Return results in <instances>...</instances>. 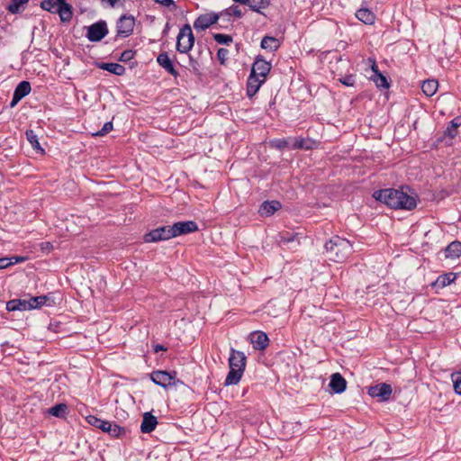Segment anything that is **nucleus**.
I'll return each instance as SVG.
<instances>
[{
	"label": "nucleus",
	"instance_id": "obj_1",
	"mask_svg": "<svg viewBox=\"0 0 461 461\" xmlns=\"http://www.w3.org/2000/svg\"><path fill=\"white\" fill-rule=\"evenodd\" d=\"M373 197L381 203H384L392 209L412 210L416 207V199L404 193L402 190L387 188L377 190Z\"/></svg>",
	"mask_w": 461,
	"mask_h": 461
},
{
	"label": "nucleus",
	"instance_id": "obj_2",
	"mask_svg": "<svg viewBox=\"0 0 461 461\" xmlns=\"http://www.w3.org/2000/svg\"><path fill=\"white\" fill-rule=\"evenodd\" d=\"M324 248L329 259L334 262L346 260L353 251L351 243L348 240L339 236L332 237L325 243Z\"/></svg>",
	"mask_w": 461,
	"mask_h": 461
},
{
	"label": "nucleus",
	"instance_id": "obj_3",
	"mask_svg": "<svg viewBox=\"0 0 461 461\" xmlns=\"http://www.w3.org/2000/svg\"><path fill=\"white\" fill-rule=\"evenodd\" d=\"M247 357L242 351L231 348L229 357L230 371L226 376L224 384H237L244 373Z\"/></svg>",
	"mask_w": 461,
	"mask_h": 461
},
{
	"label": "nucleus",
	"instance_id": "obj_4",
	"mask_svg": "<svg viewBox=\"0 0 461 461\" xmlns=\"http://www.w3.org/2000/svg\"><path fill=\"white\" fill-rule=\"evenodd\" d=\"M86 420L91 426L100 429L102 431L114 438H119L126 433V429L123 427L114 422L101 420L95 415H88Z\"/></svg>",
	"mask_w": 461,
	"mask_h": 461
},
{
	"label": "nucleus",
	"instance_id": "obj_5",
	"mask_svg": "<svg viewBox=\"0 0 461 461\" xmlns=\"http://www.w3.org/2000/svg\"><path fill=\"white\" fill-rule=\"evenodd\" d=\"M194 44V36L191 26L188 23L184 24L176 37V49L179 53H188L193 49Z\"/></svg>",
	"mask_w": 461,
	"mask_h": 461
},
{
	"label": "nucleus",
	"instance_id": "obj_6",
	"mask_svg": "<svg viewBox=\"0 0 461 461\" xmlns=\"http://www.w3.org/2000/svg\"><path fill=\"white\" fill-rule=\"evenodd\" d=\"M174 238L172 235V225H164L146 233L143 240L147 243L167 240Z\"/></svg>",
	"mask_w": 461,
	"mask_h": 461
},
{
	"label": "nucleus",
	"instance_id": "obj_7",
	"mask_svg": "<svg viewBox=\"0 0 461 461\" xmlns=\"http://www.w3.org/2000/svg\"><path fill=\"white\" fill-rule=\"evenodd\" d=\"M86 38L92 42L101 41L109 32L107 23L100 20L86 28Z\"/></svg>",
	"mask_w": 461,
	"mask_h": 461
},
{
	"label": "nucleus",
	"instance_id": "obj_8",
	"mask_svg": "<svg viewBox=\"0 0 461 461\" xmlns=\"http://www.w3.org/2000/svg\"><path fill=\"white\" fill-rule=\"evenodd\" d=\"M135 18L131 14H122L116 23V32L119 37H129L134 30Z\"/></svg>",
	"mask_w": 461,
	"mask_h": 461
},
{
	"label": "nucleus",
	"instance_id": "obj_9",
	"mask_svg": "<svg viewBox=\"0 0 461 461\" xmlns=\"http://www.w3.org/2000/svg\"><path fill=\"white\" fill-rule=\"evenodd\" d=\"M271 68V63L267 61L261 55H258L254 60L250 73L267 80Z\"/></svg>",
	"mask_w": 461,
	"mask_h": 461
},
{
	"label": "nucleus",
	"instance_id": "obj_10",
	"mask_svg": "<svg viewBox=\"0 0 461 461\" xmlns=\"http://www.w3.org/2000/svg\"><path fill=\"white\" fill-rule=\"evenodd\" d=\"M197 230L198 225L194 221H177L172 225V235L174 238Z\"/></svg>",
	"mask_w": 461,
	"mask_h": 461
},
{
	"label": "nucleus",
	"instance_id": "obj_11",
	"mask_svg": "<svg viewBox=\"0 0 461 461\" xmlns=\"http://www.w3.org/2000/svg\"><path fill=\"white\" fill-rule=\"evenodd\" d=\"M221 18V14L209 13L199 15L194 22V28L196 31H205Z\"/></svg>",
	"mask_w": 461,
	"mask_h": 461
},
{
	"label": "nucleus",
	"instance_id": "obj_12",
	"mask_svg": "<svg viewBox=\"0 0 461 461\" xmlns=\"http://www.w3.org/2000/svg\"><path fill=\"white\" fill-rule=\"evenodd\" d=\"M368 394L373 398H377L379 401H388L392 394V387L386 383L377 384L369 387Z\"/></svg>",
	"mask_w": 461,
	"mask_h": 461
},
{
	"label": "nucleus",
	"instance_id": "obj_13",
	"mask_svg": "<svg viewBox=\"0 0 461 461\" xmlns=\"http://www.w3.org/2000/svg\"><path fill=\"white\" fill-rule=\"evenodd\" d=\"M176 372H174V375L167 372V371H153L150 374V378L152 382L163 388H167L169 385H172L174 384Z\"/></svg>",
	"mask_w": 461,
	"mask_h": 461
},
{
	"label": "nucleus",
	"instance_id": "obj_14",
	"mask_svg": "<svg viewBox=\"0 0 461 461\" xmlns=\"http://www.w3.org/2000/svg\"><path fill=\"white\" fill-rule=\"evenodd\" d=\"M249 339L250 343L252 344L254 349L256 350L262 351L268 346L269 339L267 333L263 331H253L252 333H250Z\"/></svg>",
	"mask_w": 461,
	"mask_h": 461
},
{
	"label": "nucleus",
	"instance_id": "obj_15",
	"mask_svg": "<svg viewBox=\"0 0 461 461\" xmlns=\"http://www.w3.org/2000/svg\"><path fill=\"white\" fill-rule=\"evenodd\" d=\"M56 14L62 23H68L73 17V7L66 0H57Z\"/></svg>",
	"mask_w": 461,
	"mask_h": 461
},
{
	"label": "nucleus",
	"instance_id": "obj_16",
	"mask_svg": "<svg viewBox=\"0 0 461 461\" xmlns=\"http://www.w3.org/2000/svg\"><path fill=\"white\" fill-rule=\"evenodd\" d=\"M158 64L169 75L175 78L178 77V72L175 68L172 59L169 58L167 52H161L157 57Z\"/></svg>",
	"mask_w": 461,
	"mask_h": 461
},
{
	"label": "nucleus",
	"instance_id": "obj_17",
	"mask_svg": "<svg viewBox=\"0 0 461 461\" xmlns=\"http://www.w3.org/2000/svg\"><path fill=\"white\" fill-rule=\"evenodd\" d=\"M266 82L264 78L249 74L247 80V95L252 98L260 89L261 86Z\"/></svg>",
	"mask_w": 461,
	"mask_h": 461
},
{
	"label": "nucleus",
	"instance_id": "obj_18",
	"mask_svg": "<svg viewBox=\"0 0 461 461\" xmlns=\"http://www.w3.org/2000/svg\"><path fill=\"white\" fill-rule=\"evenodd\" d=\"M329 386L334 393H341L347 388V381L339 373H334L330 375Z\"/></svg>",
	"mask_w": 461,
	"mask_h": 461
},
{
	"label": "nucleus",
	"instance_id": "obj_19",
	"mask_svg": "<svg viewBox=\"0 0 461 461\" xmlns=\"http://www.w3.org/2000/svg\"><path fill=\"white\" fill-rule=\"evenodd\" d=\"M158 425L157 417H155L151 412L147 411L143 413L142 421L140 424V431L142 433H150L152 432Z\"/></svg>",
	"mask_w": 461,
	"mask_h": 461
},
{
	"label": "nucleus",
	"instance_id": "obj_20",
	"mask_svg": "<svg viewBox=\"0 0 461 461\" xmlns=\"http://www.w3.org/2000/svg\"><path fill=\"white\" fill-rule=\"evenodd\" d=\"M456 279V274L453 272L446 273L438 276V278L431 284L434 289H443L444 287L451 285Z\"/></svg>",
	"mask_w": 461,
	"mask_h": 461
},
{
	"label": "nucleus",
	"instance_id": "obj_21",
	"mask_svg": "<svg viewBox=\"0 0 461 461\" xmlns=\"http://www.w3.org/2000/svg\"><path fill=\"white\" fill-rule=\"evenodd\" d=\"M280 208V202L276 200L266 201L260 205L258 212L261 216H271Z\"/></svg>",
	"mask_w": 461,
	"mask_h": 461
},
{
	"label": "nucleus",
	"instance_id": "obj_22",
	"mask_svg": "<svg viewBox=\"0 0 461 461\" xmlns=\"http://www.w3.org/2000/svg\"><path fill=\"white\" fill-rule=\"evenodd\" d=\"M30 303L27 299H13L6 303V310L8 312L14 311H30Z\"/></svg>",
	"mask_w": 461,
	"mask_h": 461
},
{
	"label": "nucleus",
	"instance_id": "obj_23",
	"mask_svg": "<svg viewBox=\"0 0 461 461\" xmlns=\"http://www.w3.org/2000/svg\"><path fill=\"white\" fill-rule=\"evenodd\" d=\"M461 256V242L452 241L445 249V257L447 258H457Z\"/></svg>",
	"mask_w": 461,
	"mask_h": 461
},
{
	"label": "nucleus",
	"instance_id": "obj_24",
	"mask_svg": "<svg viewBox=\"0 0 461 461\" xmlns=\"http://www.w3.org/2000/svg\"><path fill=\"white\" fill-rule=\"evenodd\" d=\"M356 17L366 24H373L375 20V14L367 8H360L356 13Z\"/></svg>",
	"mask_w": 461,
	"mask_h": 461
},
{
	"label": "nucleus",
	"instance_id": "obj_25",
	"mask_svg": "<svg viewBox=\"0 0 461 461\" xmlns=\"http://www.w3.org/2000/svg\"><path fill=\"white\" fill-rule=\"evenodd\" d=\"M29 0H11L6 6V10L13 14H22L25 10V6Z\"/></svg>",
	"mask_w": 461,
	"mask_h": 461
},
{
	"label": "nucleus",
	"instance_id": "obj_26",
	"mask_svg": "<svg viewBox=\"0 0 461 461\" xmlns=\"http://www.w3.org/2000/svg\"><path fill=\"white\" fill-rule=\"evenodd\" d=\"M98 68L116 76H122L125 73V68L118 63H101Z\"/></svg>",
	"mask_w": 461,
	"mask_h": 461
},
{
	"label": "nucleus",
	"instance_id": "obj_27",
	"mask_svg": "<svg viewBox=\"0 0 461 461\" xmlns=\"http://www.w3.org/2000/svg\"><path fill=\"white\" fill-rule=\"evenodd\" d=\"M260 46L264 50L275 51L280 47V43L275 37L265 36L261 41Z\"/></svg>",
	"mask_w": 461,
	"mask_h": 461
},
{
	"label": "nucleus",
	"instance_id": "obj_28",
	"mask_svg": "<svg viewBox=\"0 0 461 461\" xmlns=\"http://www.w3.org/2000/svg\"><path fill=\"white\" fill-rule=\"evenodd\" d=\"M438 81L434 79H429L423 81L421 85V90L427 96H432L438 90Z\"/></svg>",
	"mask_w": 461,
	"mask_h": 461
},
{
	"label": "nucleus",
	"instance_id": "obj_29",
	"mask_svg": "<svg viewBox=\"0 0 461 461\" xmlns=\"http://www.w3.org/2000/svg\"><path fill=\"white\" fill-rule=\"evenodd\" d=\"M32 90L31 85L28 81L20 82L14 91V95L16 97L23 99L30 94Z\"/></svg>",
	"mask_w": 461,
	"mask_h": 461
},
{
	"label": "nucleus",
	"instance_id": "obj_30",
	"mask_svg": "<svg viewBox=\"0 0 461 461\" xmlns=\"http://www.w3.org/2000/svg\"><path fill=\"white\" fill-rule=\"evenodd\" d=\"M50 300V297L48 295H40V296H33L27 300V302L30 303V311L34 309H39L42 305L48 304V301Z\"/></svg>",
	"mask_w": 461,
	"mask_h": 461
},
{
	"label": "nucleus",
	"instance_id": "obj_31",
	"mask_svg": "<svg viewBox=\"0 0 461 461\" xmlns=\"http://www.w3.org/2000/svg\"><path fill=\"white\" fill-rule=\"evenodd\" d=\"M26 139L29 143L32 145L34 150L40 151L41 153H44V149L41 147L37 135L32 130H27Z\"/></svg>",
	"mask_w": 461,
	"mask_h": 461
},
{
	"label": "nucleus",
	"instance_id": "obj_32",
	"mask_svg": "<svg viewBox=\"0 0 461 461\" xmlns=\"http://www.w3.org/2000/svg\"><path fill=\"white\" fill-rule=\"evenodd\" d=\"M249 9L253 12L262 14L261 10L266 9L270 5V0H250Z\"/></svg>",
	"mask_w": 461,
	"mask_h": 461
},
{
	"label": "nucleus",
	"instance_id": "obj_33",
	"mask_svg": "<svg viewBox=\"0 0 461 461\" xmlns=\"http://www.w3.org/2000/svg\"><path fill=\"white\" fill-rule=\"evenodd\" d=\"M371 79L378 88L387 89L390 86L389 81L382 73L372 75Z\"/></svg>",
	"mask_w": 461,
	"mask_h": 461
},
{
	"label": "nucleus",
	"instance_id": "obj_34",
	"mask_svg": "<svg viewBox=\"0 0 461 461\" xmlns=\"http://www.w3.org/2000/svg\"><path fill=\"white\" fill-rule=\"evenodd\" d=\"M68 406L65 403H58L49 410V413L52 416L62 418L65 416Z\"/></svg>",
	"mask_w": 461,
	"mask_h": 461
},
{
	"label": "nucleus",
	"instance_id": "obj_35",
	"mask_svg": "<svg viewBox=\"0 0 461 461\" xmlns=\"http://www.w3.org/2000/svg\"><path fill=\"white\" fill-rule=\"evenodd\" d=\"M298 234L294 232L283 231L279 233V242L288 244L297 240Z\"/></svg>",
	"mask_w": 461,
	"mask_h": 461
},
{
	"label": "nucleus",
	"instance_id": "obj_36",
	"mask_svg": "<svg viewBox=\"0 0 461 461\" xmlns=\"http://www.w3.org/2000/svg\"><path fill=\"white\" fill-rule=\"evenodd\" d=\"M271 148H275L278 150H283L289 147V140L287 139H274L269 142Z\"/></svg>",
	"mask_w": 461,
	"mask_h": 461
},
{
	"label": "nucleus",
	"instance_id": "obj_37",
	"mask_svg": "<svg viewBox=\"0 0 461 461\" xmlns=\"http://www.w3.org/2000/svg\"><path fill=\"white\" fill-rule=\"evenodd\" d=\"M40 6L44 11L56 14L57 0H42L40 4Z\"/></svg>",
	"mask_w": 461,
	"mask_h": 461
},
{
	"label": "nucleus",
	"instance_id": "obj_38",
	"mask_svg": "<svg viewBox=\"0 0 461 461\" xmlns=\"http://www.w3.org/2000/svg\"><path fill=\"white\" fill-rule=\"evenodd\" d=\"M212 37L213 40L219 44L230 45L233 41L232 36L228 34L214 33Z\"/></svg>",
	"mask_w": 461,
	"mask_h": 461
},
{
	"label": "nucleus",
	"instance_id": "obj_39",
	"mask_svg": "<svg viewBox=\"0 0 461 461\" xmlns=\"http://www.w3.org/2000/svg\"><path fill=\"white\" fill-rule=\"evenodd\" d=\"M451 380L454 391L456 394L461 395V372H455L451 375Z\"/></svg>",
	"mask_w": 461,
	"mask_h": 461
},
{
	"label": "nucleus",
	"instance_id": "obj_40",
	"mask_svg": "<svg viewBox=\"0 0 461 461\" xmlns=\"http://www.w3.org/2000/svg\"><path fill=\"white\" fill-rule=\"evenodd\" d=\"M308 140H306L303 138H296L294 140L291 148L293 149H310L312 148L311 145L307 144Z\"/></svg>",
	"mask_w": 461,
	"mask_h": 461
},
{
	"label": "nucleus",
	"instance_id": "obj_41",
	"mask_svg": "<svg viewBox=\"0 0 461 461\" xmlns=\"http://www.w3.org/2000/svg\"><path fill=\"white\" fill-rule=\"evenodd\" d=\"M339 81L346 86H354L356 84L355 76L352 74L339 77Z\"/></svg>",
	"mask_w": 461,
	"mask_h": 461
},
{
	"label": "nucleus",
	"instance_id": "obj_42",
	"mask_svg": "<svg viewBox=\"0 0 461 461\" xmlns=\"http://www.w3.org/2000/svg\"><path fill=\"white\" fill-rule=\"evenodd\" d=\"M135 55H136L135 50H126L122 52V54L119 58V60L122 62H128V61L131 60L132 59H134Z\"/></svg>",
	"mask_w": 461,
	"mask_h": 461
},
{
	"label": "nucleus",
	"instance_id": "obj_43",
	"mask_svg": "<svg viewBox=\"0 0 461 461\" xmlns=\"http://www.w3.org/2000/svg\"><path fill=\"white\" fill-rule=\"evenodd\" d=\"M113 122H107L104 124L103 128L100 131L95 132L93 135L97 137L104 136L113 130Z\"/></svg>",
	"mask_w": 461,
	"mask_h": 461
},
{
	"label": "nucleus",
	"instance_id": "obj_44",
	"mask_svg": "<svg viewBox=\"0 0 461 461\" xmlns=\"http://www.w3.org/2000/svg\"><path fill=\"white\" fill-rule=\"evenodd\" d=\"M217 59L221 65H224L229 59V50L224 48L219 49L217 51Z\"/></svg>",
	"mask_w": 461,
	"mask_h": 461
},
{
	"label": "nucleus",
	"instance_id": "obj_45",
	"mask_svg": "<svg viewBox=\"0 0 461 461\" xmlns=\"http://www.w3.org/2000/svg\"><path fill=\"white\" fill-rule=\"evenodd\" d=\"M444 134L446 136H448L450 139H453L456 136L457 134V129L456 128H453L452 127V124L449 123V125L447 127Z\"/></svg>",
	"mask_w": 461,
	"mask_h": 461
},
{
	"label": "nucleus",
	"instance_id": "obj_46",
	"mask_svg": "<svg viewBox=\"0 0 461 461\" xmlns=\"http://www.w3.org/2000/svg\"><path fill=\"white\" fill-rule=\"evenodd\" d=\"M229 10L231 11V14L236 18H241L243 16L242 12L237 5H231L229 7Z\"/></svg>",
	"mask_w": 461,
	"mask_h": 461
},
{
	"label": "nucleus",
	"instance_id": "obj_47",
	"mask_svg": "<svg viewBox=\"0 0 461 461\" xmlns=\"http://www.w3.org/2000/svg\"><path fill=\"white\" fill-rule=\"evenodd\" d=\"M12 266V261L10 258H0V269L6 268Z\"/></svg>",
	"mask_w": 461,
	"mask_h": 461
},
{
	"label": "nucleus",
	"instance_id": "obj_48",
	"mask_svg": "<svg viewBox=\"0 0 461 461\" xmlns=\"http://www.w3.org/2000/svg\"><path fill=\"white\" fill-rule=\"evenodd\" d=\"M125 0H103V3H106L110 7L114 8L119 4H122Z\"/></svg>",
	"mask_w": 461,
	"mask_h": 461
},
{
	"label": "nucleus",
	"instance_id": "obj_49",
	"mask_svg": "<svg viewBox=\"0 0 461 461\" xmlns=\"http://www.w3.org/2000/svg\"><path fill=\"white\" fill-rule=\"evenodd\" d=\"M154 1L158 4H160L163 6H167V7L170 5L176 6L174 0H154Z\"/></svg>",
	"mask_w": 461,
	"mask_h": 461
},
{
	"label": "nucleus",
	"instance_id": "obj_50",
	"mask_svg": "<svg viewBox=\"0 0 461 461\" xmlns=\"http://www.w3.org/2000/svg\"><path fill=\"white\" fill-rule=\"evenodd\" d=\"M10 259L12 261V266L20 262H23L25 260V258L19 257V256H13L10 257Z\"/></svg>",
	"mask_w": 461,
	"mask_h": 461
},
{
	"label": "nucleus",
	"instance_id": "obj_51",
	"mask_svg": "<svg viewBox=\"0 0 461 461\" xmlns=\"http://www.w3.org/2000/svg\"><path fill=\"white\" fill-rule=\"evenodd\" d=\"M450 124H452L453 128L457 129L461 125V117H456L451 122Z\"/></svg>",
	"mask_w": 461,
	"mask_h": 461
},
{
	"label": "nucleus",
	"instance_id": "obj_52",
	"mask_svg": "<svg viewBox=\"0 0 461 461\" xmlns=\"http://www.w3.org/2000/svg\"><path fill=\"white\" fill-rule=\"evenodd\" d=\"M217 14H221V17L227 16L228 18L231 16V11L229 8L224 9L223 11L218 13Z\"/></svg>",
	"mask_w": 461,
	"mask_h": 461
},
{
	"label": "nucleus",
	"instance_id": "obj_53",
	"mask_svg": "<svg viewBox=\"0 0 461 461\" xmlns=\"http://www.w3.org/2000/svg\"><path fill=\"white\" fill-rule=\"evenodd\" d=\"M22 99L19 98V97H16L15 99V95H13V98H12V101L10 103V106L11 107H14Z\"/></svg>",
	"mask_w": 461,
	"mask_h": 461
},
{
	"label": "nucleus",
	"instance_id": "obj_54",
	"mask_svg": "<svg viewBox=\"0 0 461 461\" xmlns=\"http://www.w3.org/2000/svg\"><path fill=\"white\" fill-rule=\"evenodd\" d=\"M167 350V348L164 347L163 345H160V344H158L156 346H154V352H158V351H166Z\"/></svg>",
	"mask_w": 461,
	"mask_h": 461
},
{
	"label": "nucleus",
	"instance_id": "obj_55",
	"mask_svg": "<svg viewBox=\"0 0 461 461\" xmlns=\"http://www.w3.org/2000/svg\"><path fill=\"white\" fill-rule=\"evenodd\" d=\"M371 68H372V71H373V73H374L373 75H376L377 73H381V72L379 71V69H378V67H377V65H376L375 61H373V64H372Z\"/></svg>",
	"mask_w": 461,
	"mask_h": 461
},
{
	"label": "nucleus",
	"instance_id": "obj_56",
	"mask_svg": "<svg viewBox=\"0 0 461 461\" xmlns=\"http://www.w3.org/2000/svg\"><path fill=\"white\" fill-rule=\"evenodd\" d=\"M189 63H190V66H192L194 69H196L197 61L190 55H189Z\"/></svg>",
	"mask_w": 461,
	"mask_h": 461
},
{
	"label": "nucleus",
	"instance_id": "obj_57",
	"mask_svg": "<svg viewBox=\"0 0 461 461\" xmlns=\"http://www.w3.org/2000/svg\"><path fill=\"white\" fill-rule=\"evenodd\" d=\"M235 3L248 5L249 7L250 0H233Z\"/></svg>",
	"mask_w": 461,
	"mask_h": 461
},
{
	"label": "nucleus",
	"instance_id": "obj_58",
	"mask_svg": "<svg viewBox=\"0 0 461 461\" xmlns=\"http://www.w3.org/2000/svg\"><path fill=\"white\" fill-rule=\"evenodd\" d=\"M49 246H50V244L47 243L46 249H49Z\"/></svg>",
	"mask_w": 461,
	"mask_h": 461
},
{
	"label": "nucleus",
	"instance_id": "obj_59",
	"mask_svg": "<svg viewBox=\"0 0 461 461\" xmlns=\"http://www.w3.org/2000/svg\"><path fill=\"white\" fill-rule=\"evenodd\" d=\"M49 246H50V244L47 243L46 249H49Z\"/></svg>",
	"mask_w": 461,
	"mask_h": 461
}]
</instances>
